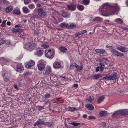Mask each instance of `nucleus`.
Instances as JSON below:
<instances>
[{"label": "nucleus", "instance_id": "nucleus-1", "mask_svg": "<svg viewBox=\"0 0 128 128\" xmlns=\"http://www.w3.org/2000/svg\"><path fill=\"white\" fill-rule=\"evenodd\" d=\"M120 9L119 6L116 4L113 6L105 4L103 5L101 12L102 15L108 16L113 14L115 12L118 11Z\"/></svg>", "mask_w": 128, "mask_h": 128}, {"label": "nucleus", "instance_id": "nucleus-2", "mask_svg": "<svg viewBox=\"0 0 128 128\" xmlns=\"http://www.w3.org/2000/svg\"><path fill=\"white\" fill-rule=\"evenodd\" d=\"M117 76L116 73L112 74L110 76H107L103 78L105 82L108 85H110L111 83L113 84L116 82Z\"/></svg>", "mask_w": 128, "mask_h": 128}, {"label": "nucleus", "instance_id": "nucleus-3", "mask_svg": "<svg viewBox=\"0 0 128 128\" xmlns=\"http://www.w3.org/2000/svg\"><path fill=\"white\" fill-rule=\"evenodd\" d=\"M37 12L38 15L42 18H45L46 16V13L44 11V9L42 8H38L35 10Z\"/></svg>", "mask_w": 128, "mask_h": 128}, {"label": "nucleus", "instance_id": "nucleus-4", "mask_svg": "<svg viewBox=\"0 0 128 128\" xmlns=\"http://www.w3.org/2000/svg\"><path fill=\"white\" fill-rule=\"evenodd\" d=\"M36 44L31 42L26 43L25 46V48L28 50L31 51L36 47Z\"/></svg>", "mask_w": 128, "mask_h": 128}, {"label": "nucleus", "instance_id": "nucleus-5", "mask_svg": "<svg viewBox=\"0 0 128 128\" xmlns=\"http://www.w3.org/2000/svg\"><path fill=\"white\" fill-rule=\"evenodd\" d=\"M53 52L50 50H46L45 52V56L47 58H52L53 57Z\"/></svg>", "mask_w": 128, "mask_h": 128}, {"label": "nucleus", "instance_id": "nucleus-6", "mask_svg": "<svg viewBox=\"0 0 128 128\" xmlns=\"http://www.w3.org/2000/svg\"><path fill=\"white\" fill-rule=\"evenodd\" d=\"M67 7L69 10L73 11L76 10V6L74 3H71L70 4L68 5Z\"/></svg>", "mask_w": 128, "mask_h": 128}, {"label": "nucleus", "instance_id": "nucleus-7", "mask_svg": "<svg viewBox=\"0 0 128 128\" xmlns=\"http://www.w3.org/2000/svg\"><path fill=\"white\" fill-rule=\"evenodd\" d=\"M45 64L42 62L39 63L38 64V70L40 71H42L45 68Z\"/></svg>", "mask_w": 128, "mask_h": 128}, {"label": "nucleus", "instance_id": "nucleus-8", "mask_svg": "<svg viewBox=\"0 0 128 128\" xmlns=\"http://www.w3.org/2000/svg\"><path fill=\"white\" fill-rule=\"evenodd\" d=\"M16 71L20 73L22 72L24 70V68L23 66L21 64H18L17 65Z\"/></svg>", "mask_w": 128, "mask_h": 128}, {"label": "nucleus", "instance_id": "nucleus-9", "mask_svg": "<svg viewBox=\"0 0 128 128\" xmlns=\"http://www.w3.org/2000/svg\"><path fill=\"white\" fill-rule=\"evenodd\" d=\"M112 52H113V55L117 56H121L124 55L123 54L118 52L114 49H112Z\"/></svg>", "mask_w": 128, "mask_h": 128}, {"label": "nucleus", "instance_id": "nucleus-10", "mask_svg": "<svg viewBox=\"0 0 128 128\" xmlns=\"http://www.w3.org/2000/svg\"><path fill=\"white\" fill-rule=\"evenodd\" d=\"M117 49L118 50H120L122 52H126L128 51V48L124 46H120L117 47Z\"/></svg>", "mask_w": 128, "mask_h": 128}, {"label": "nucleus", "instance_id": "nucleus-11", "mask_svg": "<svg viewBox=\"0 0 128 128\" xmlns=\"http://www.w3.org/2000/svg\"><path fill=\"white\" fill-rule=\"evenodd\" d=\"M121 112L120 110L115 112L112 115V116L113 118L118 117L121 115Z\"/></svg>", "mask_w": 128, "mask_h": 128}, {"label": "nucleus", "instance_id": "nucleus-12", "mask_svg": "<svg viewBox=\"0 0 128 128\" xmlns=\"http://www.w3.org/2000/svg\"><path fill=\"white\" fill-rule=\"evenodd\" d=\"M60 12L62 16L64 18H68L69 17V14L66 11L62 10Z\"/></svg>", "mask_w": 128, "mask_h": 128}, {"label": "nucleus", "instance_id": "nucleus-13", "mask_svg": "<svg viewBox=\"0 0 128 128\" xmlns=\"http://www.w3.org/2000/svg\"><path fill=\"white\" fill-rule=\"evenodd\" d=\"M71 66H74L76 69V70H81L83 68V67L82 66H79L76 63H73L72 64Z\"/></svg>", "mask_w": 128, "mask_h": 128}, {"label": "nucleus", "instance_id": "nucleus-14", "mask_svg": "<svg viewBox=\"0 0 128 128\" xmlns=\"http://www.w3.org/2000/svg\"><path fill=\"white\" fill-rule=\"evenodd\" d=\"M4 36L2 33H0V45H1L5 42V40L4 38Z\"/></svg>", "mask_w": 128, "mask_h": 128}, {"label": "nucleus", "instance_id": "nucleus-15", "mask_svg": "<svg viewBox=\"0 0 128 128\" xmlns=\"http://www.w3.org/2000/svg\"><path fill=\"white\" fill-rule=\"evenodd\" d=\"M61 64L59 62H55L53 65L54 68H60L61 66Z\"/></svg>", "mask_w": 128, "mask_h": 128}, {"label": "nucleus", "instance_id": "nucleus-16", "mask_svg": "<svg viewBox=\"0 0 128 128\" xmlns=\"http://www.w3.org/2000/svg\"><path fill=\"white\" fill-rule=\"evenodd\" d=\"M121 112V115L122 116L128 115V110H122Z\"/></svg>", "mask_w": 128, "mask_h": 128}, {"label": "nucleus", "instance_id": "nucleus-17", "mask_svg": "<svg viewBox=\"0 0 128 128\" xmlns=\"http://www.w3.org/2000/svg\"><path fill=\"white\" fill-rule=\"evenodd\" d=\"M12 30L13 32H22V30L20 28H16L12 29Z\"/></svg>", "mask_w": 128, "mask_h": 128}, {"label": "nucleus", "instance_id": "nucleus-18", "mask_svg": "<svg viewBox=\"0 0 128 128\" xmlns=\"http://www.w3.org/2000/svg\"><path fill=\"white\" fill-rule=\"evenodd\" d=\"M5 10L7 12H10L13 10V7L12 6H8L6 8Z\"/></svg>", "mask_w": 128, "mask_h": 128}, {"label": "nucleus", "instance_id": "nucleus-19", "mask_svg": "<svg viewBox=\"0 0 128 128\" xmlns=\"http://www.w3.org/2000/svg\"><path fill=\"white\" fill-rule=\"evenodd\" d=\"M51 72V69L50 67H48L46 70L45 73H44V74L45 75H46L50 74Z\"/></svg>", "mask_w": 128, "mask_h": 128}, {"label": "nucleus", "instance_id": "nucleus-20", "mask_svg": "<svg viewBox=\"0 0 128 128\" xmlns=\"http://www.w3.org/2000/svg\"><path fill=\"white\" fill-rule=\"evenodd\" d=\"M36 122L38 126L42 125L44 123V122L40 119H39Z\"/></svg>", "mask_w": 128, "mask_h": 128}, {"label": "nucleus", "instance_id": "nucleus-21", "mask_svg": "<svg viewBox=\"0 0 128 128\" xmlns=\"http://www.w3.org/2000/svg\"><path fill=\"white\" fill-rule=\"evenodd\" d=\"M86 107L89 110H92L94 109V107L92 104H89L86 105Z\"/></svg>", "mask_w": 128, "mask_h": 128}, {"label": "nucleus", "instance_id": "nucleus-22", "mask_svg": "<svg viewBox=\"0 0 128 128\" xmlns=\"http://www.w3.org/2000/svg\"><path fill=\"white\" fill-rule=\"evenodd\" d=\"M76 25L73 23H72L70 24H68V28L69 29H71L75 28L76 27Z\"/></svg>", "mask_w": 128, "mask_h": 128}, {"label": "nucleus", "instance_id": "nucleus-23", "mask_svg": "<svg viewBox=\"0 0 128 128\" xmlns=\"http://www.w3.org/2000/svg\"><path fill=\"white\" fill-rule=\"evenodd\" d=\"M95 52L97 53L103 54L104 53L105 51L104 50L96 49L95 50Z\"/></svg>", "mask_w": 128, "mask_h": 128}, {"label": "nucleus", "instance_id": "nucleus-24", "mask_svg": "<svg viewBox=\"0 0 128 128\" xmlns=\"http://www.w3.org/2000/svg\"><path fill=\"white\" fill-rule=\"evenodd\" d=\"M23 10L25 14H27L29 12L28 8L26 6L23 7Z\"/></svg>", "mask_w": 128, "mask_h": 128}, {"label": "nucleus", "instance_id": "nucleus-25", "mask_svg": "<svg viewBox=\"0 0 128 128\" xmlns=\"http://www.w3.org/2000/svg\"><path fill=\"white\" fill-rule=\"evenodd\" d=\"M107 113V112L105 111H102L100 112L99 114L100 116L103 117L105 116Z\"/></svg>", "mask_w": 128, "mask_h": 128}, {"label": "nucleus", "instance_id": "nucleus-26", "mask_svg": "<svg viewBox=\"0 0 128 128\" xmlns=\"http://www.w3.org/2000/svg\"><path fill=\"white\" fill-rule=\"evenodd\" d=\"M12 12L13 14L18 15L20 14V11L16 9L12 11Z\"/></svg>", "mask_w": 128, "mask_h": 128}, {"label": "nucleus", "instance_id": "nucleus-27", "mask_svg": "<svg viewBox=\"0 0 128 128\" xmlns=\"http://www.w3.org/2000/svg\"><path fill=\"white\" fill-rule=\"evenodd\" d=\"M102 77L101 74H98L94 75L93 77V78L96 80H98V79Z\"/></svg>", "mask_w": 128, "mask_h": 128}, {"label": "nucleus", "instance_id": "nucleus-28", "mask_svg": "<svg viewBox=\"0 0 128 128\" xmlns=\"http://www.w3.org/2000/svg\"><path fill=\"white\" fill-rule=\"evenodd\" d=\"M35 64V62H34L32 61H31L30 63H29L28 64H26V67H30L31 66H32L34 65Z\"/></svg>", "mask_w": 128, "mask_h": 128}, {"label": "nucleus", "instance_id": "nucleus-29", "mask_svg": "<svg viewBox=\"0 0 128 128\" xmlns=\"http://www.w3.org/2000/svg\"><path fill=\"white\" fill-rule=\"evenodd\" d=\"M94 100V98L92 96H90L88 99H86V100H88L89 102H92Z\"/></svg>", "mask_w": 128, "mask_h": 128}, {"label": "nucleus", "instance_id": "nucleus-30", "mask_svg": "<svg viewBox=\"0 0 128 128\" xmlns=\"http://www.w3.org/2000/svg\"><path fill=\"white\" fill-rule=\"evenodd\" d=\"M104 98V97L101 96L100 97L98 100V103H100L101 102L103 101Z\"/></svg>", "mask_w": 128, "mask_h": 128}, {"label": "nucleus", "instance_id": "nucleus-31", "mask_svg": "<svg viewBox=\"0 0 128 128\" xmlns=\"http://www.w3.org/2000/svg\"><path fill=\"white\" fill-rule=\"evenodd\" d=\"M102 18L100 17H97L95 18H94L93 20V21H97L100 22L102 21Z\"/></svg>", "mask_w": 128, "mask_h": 128}, {"label": "nucleus", "instance_id": "nucleus-32", "mask_svg": "<svg viewBox=\"0 0 128 128\" xmlns=\"http://www.w3.org/2000/svg\"><path fill=\"white\" fill-rule=\"evenodd\" d=\"M50 94L48 93H46L44 95V97L43 98H44L46 100L50 97Z\"/></svg>", "mask_w": 128, "mask_h": 128}, {"label": "nucleus", "instance_id": "nucleus-33", "mask_svg": "<svg viewBox=\"0 0 128 128\" xmlns=\"http://www.w3.org/2000/svg\"><path fill=\"white\" fill-rule=\"evenodd\" d=\"M77 8L79 10L81 11L83 10L84 8V6L80 4L78 5Z\"/></svg>", "mask_w": 128, "mask_h": 128}, {"label": "nucleus", "instance_id": "nucleus-34", "mask_svg": "<svg viewBox=\"0 0 128 128\" xmlns=\"http://www.w3.org/2000/svg\"><path fill=\"white\" fill-rule=\"evenodd\" d=\"M37 52L38 53L41 55H42L44 52V50L42 48L38 50Z\"/></svg>", "mask_w": 128, "mask_h": 128}, {"label": "nucleus", "instance_id": "nucleus-35", "mask_svg": "<svg viewBox=\"0 0 128 128\" xmlns=\"http://www.w3.org/2000/svg\"><path fill=\"white\" fill-rule=\"evenodd\" d=\"M68 24L63 22L61 24L60 26L62 28H68Z\"/></svg>", "mask_w": 128, "mask_h": 128}, {"label": "nucleus", "instance_id": "nucleus-36", "mask_svg": "<svg viewBox=\"0 0 128 128\" xmlns=\"http://www.w3.org/2000/svg\"><path fill=\"white\" fill-rule=\"evenodd\" d=\"M60 50L62 52H64L66 51V48L64 47H60Z\"/></svg>", "mask_w": 128, "mask_h": 128}, {"label": "nucleus", "instance_id": "nucleus-37", "mask_svg": "<svg viewBox=\"0 0 128 128\" xmlns=\"http://www.w3.org/2000/svg\"><path fill=\"white\" fill-rule=\"evenodd\" d=\"M29 8L31 9H33L34 8L35 6L34 4H31L28 5Z\"/></svg>", "mask_w": 128, "mask_h": 128}, {"label": "nucleus", "instance_id": "nucleus-38", "mask_svg": "<svg viewBox=\"0 0 128 128\" xmlns=\"http://www.w3.org/2000/svg\"><path fill=\"white\" fill-rule=\"evenodd\" d=\"M68 109L69 111L72 112L74 111L77 110V109L76 108L74 107H69Z\"/></svg>", "mask_w": 128, "mask_h": 128}, {"label": "nucleus", "instance_id": "nucleus-39", "mask_svg": "<svg viewBox=\"0 0 128 128\" xmlns=\"http://www.w3.org/2000/svg\"><path fill=\"white\" fill-rule=\"evenodd\" d=\"M70 124L73 125L74 126H77L78 125H80V123H76L75 122H72L70 123Z\"/></svg>", "mask_w": 128, "mask_h": 128}, {"label": "nucleus", "instance_id": "nucleus-40", "mask_svg": "<svg viewBox=\"0 0 128 128\" xmlns=\"http://www.w3.org/2000/svg\"><path fill=\"white\" fill-rule=\"evenodd\" d=\"M117 22L119 23H122L123 22L122 20L120 18H117L115 20Z\"/></svg>", "mask_w": 128, "mask_h": 128}, {"label": "nucleus", "instance_id": "nucleus-41", "mask_svg": "<svg viewBox=\"0 0 128 128\" xmlns=\"http://www.w3.org/2000/svg\"><path fill=\"white\" fill-rule=\"evenodd\" d=\"M90 2L89 0H83L82 2L84 5L88 4Z\"/></svg>", "mask_w": 128, "mask_h": 128}, {"label": "nucleus", "instance_id": "nucleus-42", "mask_svg": "<svg viewBox=\"0 0 128 128\" xmlns=\"http://www.w3.org/2000/svg\"><path fill=\"white\" fill-rule=\"evenodd\" d=\"M118 91L121 94L123 93L124 92V90H123V89H121L120 88L118 89Z\"/></svg>", "mask_w": 128, "mask_h": 128}, {"label": "nucleus", "instance_id": "nucleus-43", "mask_svg": "<svg viewBox=\"0 0 128 128\" xmlns=\"http://www.w3.org/2000/svg\"><path fill=\"white\" fill-rule=\"evenodd\" d=\"M42 46L44 48H46L48 47L49 45L46 44H42Z\"/></svg>", "mask_w": 128, "mask_h": 128}, {"label": "nucleus", "instance_id": "nucleus-44", "mask_svg": "<svg viewBox=\"0 0 128 128\" xmlns=\"http://www.w3.org/2000/svg\"><path fill=\"white\" fill-rule=\"evenodd\" d=\"M6 20H4L2 22V24H1V26L3 27H4L6 25Z\"/></svg>", "mask_w": 128, "mask_h": 128}, {"label": "nucleus", "instance_id": "nucleus-45", "mask_svg": "<svg viewBox=\"0 0 128 128\" xmlns=\"http://www.w3.org/2000/svg\"><path fill=\"white\" fill-rule=\"evenodd\" d=\"M31 0H24V3L25 4H27L30 3Z\"/></svg>", "mask_w": 128, "mask_h": 128}, {"label": "nucleus", "instance_id": "nucleus-46", "mask_svg": "<svg viewBox=\"0 0 128 128\" xmlns=\"http://www.w3.org/2000/svg\"><path fill=\"white\" fill-rule=\"evenodd\" d=\"M44 106H38V107L39 108H38V109L39 110H42L44 108Z\"/></svg>", "mask_w": 128, "mask_h": 128}, {"label": "nucleus", "instance_id": "nucleus-47", "mask_svg": "<svg viewBox=\"0 0 128 128\" xmlns=\"http://www.w3.org/2000/svg\"><path fill=\"white\" fill-rule=\"evenodd\" d=\"M88 118L90 120L94 119H95V118L94 116H88Z\"/></svg>", "mask_w": 128, "mask_h": 128}, {"label": "nucleus", "instance_id": "nucleus-48", "mask_svg": "<svg viewBox=\"0 0 128 128\" xmlns=\"http://www.w3.org/2000/svg\"><path fill=\"white\" fill-rule=\"evenodd\" d=\"M87 32V31L86 30H83L80 31L81 34L86 33Z\"/></svg>", "mask_w": 128, "mask_h": 128}, {"label": "nucleus", "instance_id": "nucleus-49", "mask_svg": "<svg viewBox=\"0 0 128 128\" xmlns=\"http://www.w3.org/2000/svg\"><path fill=\"white\" fill-rule=\"evenodd\" d=\"M6 44L8 45H10L11 44L10 41L9 40H6Z\"/></svg>", "mask_w": 128, "mask_h": 128}, {"label": "nucleus", "instance_id": "nucleus-50", "mask_svg": "<svg viewBox=\"0 0 128 128\" xmlns=\"http://www.w3.org/2000/svg\"><path fill=\"white\" fill-rule=\"evenodd\" d=\"M99 64L101 65V67H103L104 68V65L103 62L102 63L101 62Z\"/></svg>", "mask_w": 128, "mask_h": 128}, {"label": "nucleus", "instance_id": "nucleus-51", "mask_svg": "<svg viewBox=\"0 0 128 128\" xmlns=\"http://www.w3.org/2000/svg\"><path fill=\"white\" fill-rule=\"evenodd\" d=\"M60 78H62H62H63V79H65V80H68V79L66 78V77L65 76H64L63 77L62 76H60Z\"/></svg>", "mask_w": 128, "mask_h": 128}, {"label": "nucleus", "instance_id": "nucleus-52", "mask_svg": "<svg viewBox=\"0 0 128 128\" xmlns=\"http://www.w3.org/2000/svg\"><path fill=\"white\" fill-rule=\"evenodd\" d=\"M101 62H103L105 60H106V58H101Z\"/></svg>", "mask_w": 128, "mask_h": 128}, {"label": "nucleus", "instance_id": "nucleus-53", "mask_svg": "<svg viewBox=\"0 0 128 128\" xmlns=\"http://www.w3.org/2000/svg\"><path fill=\"white\" fill-rule=\"evenodd\" d=\"M31 74H30V73H29L28 72H26L24 74L25 75H30Z\"/></svg>", "mask_w": 128, "mask_h": 128}, {"label": "nucleus", "instance_id": "nucleus-54", "mask_svg": "<svg viewBox=\"0 0 128 128\" xmlns=\"http://www.w3.org/2000/svg\"><path fill=\"white\" fill-rule=\"evenodd\" d=\"M100 125L103 126H105L106 125V124L105 122H102L101 123Z\"/></svg>", "mask_w": 128, "mask_h": 128}, {"label": "nucleus", "instance_id": "nucleus-55", "mask_svg": "<svg viewBox=\"0 0 128 128\" xmlns=\"http://www.w3.org/2000/svg\"><path fill=\"white\" fill-rule=\"evenodd\" d=\"M2 2L4 4H7L8 2L6 0H2Z\"/></svg>", "mask_w": 128, "mask_h": 128}, {"label": "nucleus", "instance_id": "nucleus-56", "mask_svg": "<svg viewBox=\"0 0 128 128\" xmlns=\"http://www.w3.org/2000/svg\"><path fill=\"white\" fill-rule=\"evenodd\" d=\"M14 87L15 88L17 89V90H18V88L17 84H14Z\"/></svg>", "mask_w": 128, "mask_h": 128}, {"label": "nucleus", "instance_id": "nucleus-57", "mask_svg": "<svg viewBox=\"0 0 128 128\" xmlns=\"http://www.w3.org/2000/svg\"><path fill=\"white\" fill-rule=\"evenodd\" d=\"M36 6L38 7H41V5L39 4H36Z\"/></svg>", "mask_w": 128, "mask_h": 128}, {"label": "nucleus", "instance_id": "nucleus-58", "mask_svg": "<svg viewBox=\"0 0 128 128\" xmlns=\"http://www.w3.org/2000/svg\"><path fill=\"white\" fill-rule=\"evenodd\" d=\"M99 71V67L98 66L96 67V72H98Z\"/></svg>", "mask_w": 128, "mask_h": 128}, {"label": "nucleus", "instance_id": "nucleus-59", "mask_svg": "<svg viewBox=\"0 0 128 128\" xmlns=\"http://www.w3.org/2000/svg\"><path fill=\"white\" fill-rule=\"evenodd\" d=\"M104 68L103 67H100V70H101L102 71H103L104 70Z\"/></svg>", "mask_w": 128, "mask_h": 128}, {"label": "nucleus", "instance_id": "nucleus-60", "mask_svg": "<svg viewBox=\"0 0 128 128\" xmlns=\"http://www.w3.org/2000/svg\"><path fill=\"white\" fill-rule=\"evenodd\" d=\"M11 22H7L6 24L8 25H10V24Z\"/></svg>", "mask_w": 128, "mask_h": 128}, {"label": "nucleus", "instance_id": "nucleus-61", "mask_svg": "<svg viewBox=\"0 0 128 128\" xmlns=\"http://www.w3.org/2000/svg\"><path fill=\"white\" fill-rule=\"evenodd\" d=\"M78 86V84H74V86H73L74 87H77Z\"/></svg>", "mask_w": 128, "mask_h": 128}, {"label": "nucleus", "instance_id": "nucleus-62", "mask_svg": "<svg viewBox=\"0 0 128 128\" xmlns=\"http://www.w3.org/2000/svg\"><path fill=\"white\" fill-rule=\"evenodd\" d=\"M87 116V115L86 114H84L83 116V117L84 118H86Z\"/></svg>", "mask_w": 128, "mask_h": 128}, {"label": "nucleus", "instance_id": "nucleus-63", "mask_svg": "<svg viewBox=\"0 0 128 128\" xmlns=\"http://www.w3.org/2000/svg\"><path fill=\"white\" fill-rule=\"evenodd\" d=\"M3 74L2 75V76L3 77L4 76H5V74H6V73L5 72H2Z\"/></svg>", "mask_w": 128, "mask_h": 128}, {"label": "nucleus", "instance_id": "nucleus-64", "mask_svg": "<svg viewBox=\"0 0 128 128\" xmlns=\"http://www.w3.org/2000/svg\"><path fill=\"white\" fill-rule=\"evenodd\" d=\"M97 60L98 61L101 62V59L100 58H98V59Z\"/></svg>", "mask_w": 128, "mask_h": 128}]
</instances>
